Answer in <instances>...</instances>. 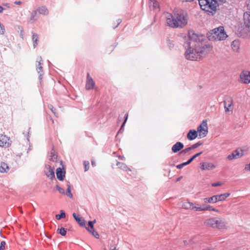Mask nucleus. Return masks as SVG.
I'll return each instance as SVG.
<instances>
[{"mask_svg": "<svg viewBox=\"0 0 250 250\" xmlns=\"http://www.w3.org/2000/svg\"><path fill=\"white\" fill-rule=\"evenodd\" d=\"M119 158L120 159L122 160H123V161H125V157H124V156H120L119 157Z\"/></svg>", "mask_w": 250, "mask_h": 250, "instance_id": "13d9d810", "label": "nucleus"}, {"mask_svg": "<svg viewBox=\"0 0 250 250\" xmlns=\"http://www.w3.org/2000/svg\"><path fill=\"white\" fill-rule=\"evenodd\" d=\"M209 203L214 204L217 202L215 195L212 196L210 197H208Z\"/></svg>", "mask_w": 250, "mask_h": 250, "instance_id": "f704fd0d", "label": "nucleus"}, {"mask_svg": "<svg viewBox=\"0 0 250 250\" xmlns=\"http://www.w3.org/2000/svg\"><path fill=\"white\" fill-rule=\"evenodd\" d=\"M32 41L33 42V46H34V48H35L38 44L39 37H38V34H37L36 33H35L33 32H32Z\"/></svg>", "mask_w": 250, "mask_h": 250, "instance_id": "b1692460", "label": "nucleus"}, {"mask_svg": "<svg viewBox=\"0 0 250 250\" xmlns=\"http://www.w3.org/2000/svg\"><path fill=\"white\" fill-rule=\"evenodd\" d=\"M215 197H216L217 202L218 201H221L225 200L224 195L223 194H221L220 195H215Z\"/></svg>", "mask_w": 250, "mask_h": 250, "instance_id": "c9c22d12", "label": "nucleus"}, {"mask_svg": "<svg viewBox=\"0 0 250 250\" xmlns=\"http://www.w3.org/2000/svg\"><path fill=\"white\" fill-rule=\"evenodd\" d=\"M189 164V163H188V161L186 162H185V163H183L180 165H178L176 166V167L178 169H181L183 167L187 165H188Z\"/></svg>", "mask_w": 250, "mask_h": 250, "instance_id": "ea45409f", "label": "nucleus"}, {"mask_svg": "<svg viewBox=\"0 0 250 250\" xmlns=\"http://www.w3.org/2000/svg\"><path fill=\"white\" fill-rule=\"evenodd\" d=\"M231 47L233 49V50L237 51L239 48L238 42H236V41H233L231 43Z\"/></svg>", "mask_w": 250, "mask_h": 250, "instance_id": "c756f323", "label": "nucleus"}, {"mask_svg": "<svg viewBox=\"0 0 250 250\" xmlns=\"http://www.w3.org/2000/svg\"><path fill=\"white\" fill-rule=\"evenodd\" d=\"M224 107L225 109L226 112L231 111L232 110V100L230 98H229L225 100L224 102Z\"/></svg>", "mask_w": 250, "mask_h": 250, "instance_id": "4468645a", "label": "nucleus"}, {"mask_svg": "<svg viewBox=\"0 0 250 250\" xmlns=\"http://www.w3.org/2000/svg\"><path fill=\"white\" fill-rule=\"evenodd\" d=\"M212 211H215V212H219V210L216 209L215 208H213L212 209Z\"/></svg>", "mask_w": 250, "mask_h": 250, "instance_id": "4d7b16f0", "label": "nucleus"}, {"mask_svg": "<svg viewBox=\"0 0 250 250\" xmlns=\"http://www.w3.org/2000/svg\"><path fill=\"white\" fill-rule=\"evenodd\" d=\"M207 36L208 40L210 41H222L228 37L223 26H219L211 30L208 33Z\"/></svg>", "mask_w": 250, "mask_h": 250, "instance_id": "20e7f679", "label": "nucleus"}, {"mask_svg": "<svg viewBox=\"0 0 250 250\" xmlns=\"http://www.w3.org/2000/svg\"><path fill=\"white\" fill-rule=\"evenodd\" d=\"M182 208L186 209H195L197 211V208L199 207V205L195 206L191 202H185L182 204Z\"/></svg>", "mask_w": 250, "mask_h": 250, "instance_id": "2eb2a0df", "label": "nucleus"}, {"mask_svg": "<svg viewBox=\"0 0 250 250\" xmlns=\"http://www.w3.org/2000/svg\"><path fill=\"white\" fill-rule=\"evenodd\" d=\"M117 166L119 168L124 170V171H131V169L124 163L121 162H117Z\"/></svg>", "mask_w": 250, "mask_h": 250, "instance_id": "4be33fe9", "label": "nucleus"}, {"mask_svg": "<svg viewBox=\"0 0 250 250\" xmlns=\"http://www.w3.org/2000/svg\"><path fill=\"white\" fill-rule=\"evenodd\" d=\"M16 3L18 4H20L21 3V1L16 2Z\"/></svg>", "mask_w": 250, "mask_h": 250, "instance_id": "0e129e2a", "label": "nucleus"}, {"mask_svg": "<svg viewBox=\"0 0 250 250\" xmlns=\"http://www.w3.org/2000/svg\"><path fill=\"white\" fill-rule=\"evenodd\" d=\"M121 22V20L120 19H118V20H117V25L114 27V28H116V27H117L118 26V25H119Z\"/></svg>", "mask_w": 250, "mask_h": 250, "instance_id": "6e6d98bb", "label": "nucleus"}, {"mask_svg": "<svg viewBox=\"0 0 250 250\" xmlns=\"http://www.w3.org/2000/svg\"><path fill=\"white\" fill-rule=\"evenodd\" d=\"M191 150H192V149L191 148V146H190L189 147L186 148L185 149L183 150L181 152V153H187L189 151H190Z\"/></svg>", "mask_w": 250, "mask_h": 250, "instance_id": "de8ad7c7", "label": "nucleus"}, {"mask_svg": "<svg viewBox=\"0 0 250 250\" xmlns=\"http://www.w3.org/2000/svg\"><path fill=\"white\" fill-rule=\"evenodd\" d=\"M183 147L184 145L182 143L178 142L172 146L171 149L174 153H176Z\"/></svg>", "mask_w": 250, "mask_h": 250, "instance_id": "dca6fc26", "label": "nucleus"}, {"mask_svg": "<svg viewBox=\"0 0 250 250\" xmlns=\"http://www.w3.org/2000/svg\"><path fill=\"white\" fill-rule=\"evenodd\" d=\"M200 138H204L208 134V126L206 121H203L201 125L197 127V131Z\"/></svg>", "mask_w": 250, "mask_h": 250, "instance_id": "423d86ee", "label": "nucleus"}, {"mask_svg": "<svg viewBox=\"0 0 250 250\" xmlns=\"http://www.w3.org/2000/svg\"><path fill=\"white\" fill-rule=\"evenodd\" d=\"M198 136L197 131L195 130H190L187 134V138L189 140H193L195 139Z\"/></svg>", "mask_w": 250, "mask_h": 250, "instance_id": "a211bd4d", "label": "nucleus"}, {"mask_svg": "<svg viewBox=\"0 0 250 250\" xmlns=\"http://www.w3.org/2000/svg\"><path fill=\"white\" fill-rule=\"evenodd\" d=\"M208 200V198H205L203 199L202 200L204 202V203L208 204V203H209V201Z\"/></svg>", "mask_w": 250, "mask_h": 250, "instance_id": "603ef678", "label": "nucleus"}, {"mask_svg": "<svg viewBox=\"0 0 250 250\" xmlns=\"http://www.w3.org/2000/svg\"><path fill=\"white\" fill-rule=\"evenodd\" d=\"M165 18L167 25L173 28H183L188 21V13L183 10L174 11L172 14L167 13Z\"/></svg>", "mask_w": 250, "mask_h": 250, "instance_id": "f03ea898", "label": "nucleus"}, {"mask_svg": "<svg viewBox=\"0 0 250 250\" xmlns=\"http://www.w3.org/2000/svg\"><path fill=\"white\" fill-rule=\"evenodd\" d=\"M244 24L246 27L250 28V13L245 12L244 14Z\"/></svg>", "mask_w": 250, "mask_h": 250, "instance_id": "f3484780", "label": "nucleus"}, {"mask_svg": "<svg viewBox=\"0 0 250 250\" xmlns=\"http://www.w3.org/2000/svg\"><path fill=\"white\" fill-rule=\"evenodd\" d=\"M66 194L69 198H73V194L71 192V187L69 185H67V186Z\"/></svg>", "mask_w": 250, "mask_h": 250, "instance_id": "7c9ffc66", "label": "nucleus"}, {"mask_svg": "<svg viewBox=\"0 0 250 250\" xmlns=\"http://www.w3.org/2000/svg\"><path fill=\"white\" fill-rule=\"evenodd\" d=\"M5 32L4 26L0 22V34L3 35Z\"/></svg>", "mask_w": 250, "mask_h": 250, "instance_id": "79ce46f5", "label": "nucleus"}, {"mask_svg": "<svg viewBox=\"0 0 250 250\" xmlns=\"http://www.w3.org/2000/svg\"><path fill=\"white\" fill-rule=\"evenodd\" d=\"M50 160L53 162H55L57 160V155L53 152H51L50 153Z\"/></svg>", "mask_w": 250, "mask_h": 250, "instance_id": "4c0bfd02", "label": "nucleus"}, {"mask_svg": "<svg viewBox=\"0 0 250 250\" xmlns=\"http://www.w3.org/2000/svg\"><path fill=\"white\" fill-rule=\"evenodd\" d=\"M204 225L213 229H227L226 223L225 219L220 217H211L206 219Z\"/></svg>", "mask_w": 250, "mask_h": 250, "instance_id": "7ed1b4c3", "label": "nucleus"}, {"mask_svg": "<svg viewBox=\"0 0 250 250\" xmlns=\"http://www.w3.org/2000/svg\"><path fill=\"white\" fill-rule=\"evenodd\" d=\"M73 216L80 226H83L85 225V221L84 219L78 216L75 213H73Z\"/></svg>", "mask_w": 250, "mask_h": 250, "instance_id": "412c9836", "label": "nucleus"}, {"mask_svg": "<svg viewBox=\"0 0 250 250\" xmlns=\"http://www.w3.org/2000/svg\"><path fill=\"white\" fill-rule=\"evenodd\" d=\"M128 116V114L126 113L125 114V121H124V123H123V124H122V126H121L119 131H118V133H119L120 132H121L122 130H124V125H125V123H126V121L127 120Z\"/></svg>", "mask_w": 250, "mask_h": 250, "instance_id": "72a5a7b5", "label": "nucleus"}, {"mask_svg": "<svg viewBox=\"0 0 250 250\" xmlns=\"http://www.w3.org/2000/svg\"><path fill=\"white\" fill-rule=\"evenodd\" d=\"M48 108L52 111V112L55 114L56 115V112L55 111V109L54 108V107L52 105H48Z\"/></svg>", "mask_w": 250, "mask_h": 250, "instance_id": "09e8293b", "label": "nucleus"}, {"mask_svg": "<svg viewBox=\"0 0 250 250\" xmlns=\"http://www.w3.org/2000/svg\"><path fill=\"white\" fill-rule=\"evenodd\" d=\"M5 245L6 243L5 241H1L0 245V250H4Z\"/></svg>", "mask_w": 250, "mask_h": 250, "instance_id": "a18cd8bd", "label": "nucleus"}, {"mask_svg": "<svg viewBox=\"0 0 250 250\" xmlns=\"http://www.w3.org/2000/svg\"><path fill=\"white\" fill-rule=\"evenodd\" d=\"M200 37L193 30L188 32V39L184 44L185 57L187 60L194 61L200 59L202 55L208 53L207 46H203Z\"/></svg>", "mask_w": 250, "mask_h": 250, "instance_id": "f257e3e1", "label": "nucleus"}, {"mask_svg": "<svg viewBox=\"0 0 250 250\" xmlns=\"http://www.w3.org/2000/svg\"><path fill=\"white\" fill-rule=\"evenodd\" d=\"M180 179H181V177H180V178H178V179H177V181H179L180 180Z\"/></svg>", "mask_w": 250, "mask_h": 250, "instance_id": "69168bd1", "label": "nucleus"}, {"mask_svg": "<svg viewBox=\"0 0 250 250\" xmlns=\"http://www.w3.org/2000/svg\"><path fill=\"white\" fill-rule=\"evenodd\" d=\"M57 232L62 236H65L66 233V231L64 228H61L57 229Z\"/></svg>", "mask_w": 250, "mask_h": 250, "instance_id": "2f4dec72", "label": "nucleus"}, {"mask_svg": "<svg viewBox=\"0 0 250 250\" xmlns=\"http://www.w3.org/2000/svg\"><path fill=\"white\" fill-rule=\"evenodd\" d=\"M9 170V167L7 164L2 162L0 166V172L1 173L7 172Z\"/></svg>", "mask_w": 250, "mask_h": 250, "instance_id": "5701e85b", "label": "nucleus"}, {"mask_svg": "<svg viewBox=\"0 0 250 250\" xmlns=\"http://www.w3.org/2000/svg\"><path fill=\"white\" fill-rule=\"evenodd\" d=\"M36 11H37V12H39V13L44 15H46L48 13L47 9L44 6L39 7Z\"/></svg>", "mask_w": 250, "mask_h": 250, "instance_id": "393cba45", "label": "nucleus"}, {"mask_svg": "<svg viewBox=\"0 0 250 250\" xmlns=\"http://www.w3.org/2000/svg\"><path fill=\"white\" fill-rule=\"evenodd\" d=\"M56 188L58 190V191H59V192L60 193H61L62 194H65V191H64V189H63L62 188H61L59 186H58V185L56 186Z\"/></svg>", "mask_w": 250, "mask_h": 250, "instance_id": "c03bdc74", "label": "nucleus"}, {"mask_svg": "<svg viewBox=\"0 0 250 250\" xmlns=\"http://www.w3.org/2000/svg\"><path fill=\"white\" fill-rule=\"evenodd\" d=\"M83 165L84 167V171H87L89 168V162L87 161H84Z\"/></svg>", "mask_w": 250, "mask_h": 250, "instance_id": "e433bc0d", "label": "nucleus"}, {"mask_svg": "<svg viewBox=\"0 0 250 250\" xmlns=\"http://www.w3.org/2000/svg\"><path fill=\"white\" fill-rule=\"evenodd\" d=\"M223 194L224 195V197L225 199L226 198H227V197H228L229 196V195H230V193H224Z\"/></svg>", "mask_w": 250, "mask_h": 250, "instance_id": "5fc2aeb1", "label": "nucleus"}, {"mask_svg": "<svg viewBox=\"0 0 250 250\" xmlns=\"http://www.w3.org/2000/svg\"><path fill=\"white\" fill-rule=\"evenodd\" d=\"M215 2L216 8L217 9V7L220 5H223V4L226 2V0H214Z\"/></svg>", "mask_w": 250, "mask_h": 250, "instance_id": "cd10ccee", "label": "nucleus"}, {"mask_svg": "<svg viewBox=\"0 0 250 250\" xmlns=\"http://www.w3.org/2000/svg\"><path fill=\"white\" fill-rule=\"evenodd\" d=\"M44 172L47 177L51 179L55 177L54 169L49 165H46Z\"/></svg>", "mask_w": 250, "mask_h": 250, "instance_id": "f8f14e48", "label": "nucleus"}, {"mask_svg": "<svg viewBox=\"0 0 250 250\" xmlns=\"http://www.w3.org/2000/svg\"><path fill=\"white\" fill-rule=\"evenodd\" d=\"M104 250H106L105 249Z\"/></svg>", "mask_w": 250, "mask_h": 250, "instance_id": "774afa93", "label": "nucleus"}, {"mask_svg": "<svg viewBox=\"0 0 250 250\" xmlns=\"http://www.w3.org/2000/svg\"><path fill=\"white\" fill-rule=\"evenodd\" d=\"M88 231L91 232L94 237H95L96 238H98L99 234L98 233V232L95 231L94 229L93 230L88 229Z\"/></svg>", "mask_w": 250, "mask_h": 250, "instance_id": "a19ab883", "label": "nucleus"}, {"mask_svg": "<svg viewBox=\"0 0 250 250\" xmlns=\"http://www.w3.org/2000/svg\"><path fill=\"white\" fill-rule=\"evenodd\" d=\"M65 217V212L62 210H61V213L60 214H57L56 215V218L57 220H60L62 218H64Z\"/></svg>", "mask_w": 250, "mask_h": 250, "instance_id": "c85d7f7f", "label": "nucleus"}, {"mask_svg": "<svg viewBox=\"0 0 250 250\" xmlns=\"http://www.w3.org/2000/svg\"><path fill=\"white\" fill-rule=\"evenodd\" d=\"M11 143L10 138L3 134L0 135V146L8 147Z\"/></svg>", "mask_w": 250, "mask_h": 250, "instance_id": "1a4fd4ad", "label": "nucleus"}, {"mask_svg": "<svg viewBox=\"0 0 250 250\" xmlns=\"http://www.w3.org/2000/svg\"><path fill=\"white\" fill-rule=\"evenodd\" d=\"M202 153H203L202 151H201V152L195 154L194 155H193L190 159H189L188 161V163H189V164L191 163L193 161L194 159H195L196 158H197V157L200 156L201 154H202Z\"/></svg>", "mask_w": 250, "mask_h": 250, "instance_id": "473e14b6", "label": "nucleus"}, {"mask_svg": "<svg viewBox=\"0 0 250 250\" xmlns=\"http://www.w3.org/2000/svg\"><path fill=\"white\" fill-rule=\"evenodd\" d=\"M208 206V205H207V204L204 203V204L202 206H199V207H204V206Z\"/></svg>", "mask_w": 250, "mask_h": 250, "instance_id": "680f3d73", "label": "nucleus"}, {"mask_svg": "<svg viewBox=\"0 0 250 250\" xmlns=\"http://www.w3.org/2000/svg\"><path fill=\"white\" fill-rule=\"evenodd\" d=\"M244 155L242 149H237L233 151L231 154H229L227 158L229 160H232L241 157Z\"/></svg>", "mask_w": 250, "mask_h": 250, "instance_id": "6e6552de", "label": "nucleus"}, {"mask_svg": "<svg viewBox=\"0 0 250 250\" xmlns=\"http://www.w3.org/2000/svg\"><path fill=\"white\" fill-rule=\"evenodd\" d=\"M37 14V11H36V10L33 11L31 13L30 20L32 22H34L36 21H37V18H36Z\"/></svg>", "mask_w": 250, "mask_h": 250, "instance_id": "bb28decb", "label": "nucleus"}, {"mask_svg": "<svg viewBox=\"0 0 250 250\" xmlns=\"http://www.w3.org/2000/svg\"><path fill=\"white\" fill-rule=\"evenodd\" d=\"M201 169L202 170H211L215 167V166L211 163L203 162L200 164Z\"/></svg>", "mask_w": 250, "mask_h": 250, "instance_id": "ddd939ff", "label": "nucleus"}, {"mask_svg": "<svg viewBox=\"0 0 250 250\" xmlns=\"http://www.w3.org/2000/svg\"><path fill=\"white\" fill-rule=\"evenodd\" d=\"M95 82L92 77L90 76L89 73H87L86 81L85 84V88L86 90H91L94 88Z\"/></svg>", "mask_w": 250, "mask_h": 250, "instance_id": "9b49d317", "label": "nucleus"}, {"mask_svg": "<svg viewBox=\"0 0 250 250\" xmlns=\"http://www.w3.org/2000/svg\"><path fill=\"white\" fill-rule=\"evenodd\" d=\"M199 4L201 8L211 15L216 12L215 2L214 0H199Z\"/></svg>", "mask_w": 250, "mask_h": 250, "instance_id": "39448f33", "label": "nucleus"}, {"mask_svg": "<svg viewBox=\"0 0 250 250\" xmlns=\"http://www.w3.org/2000/svg\"><path fill=\"white\" fill-rule=\"evenodd\" d=\"M56 175L59 180L62 181L65 176V172H63L60 167L58 168L56 170Z\"/></svg>", "mask_w": 250, "mask_h": 250, "instance_id": "aec40b11", "label": "nucleus"}, {"mask_svg": "<svg viewBox=\"0 0 250 250\" xmlns=\"http://www.w3.org/2000/svg\"><path fill=\"white\" fill-rule=\"evenodd\" d=\"M95 222H96L95 220H94V221H89L88 222V226L90 227V229H89L93 230V229H94L93 225H94V224ZM88 229L87 228V229L88 230Z\"/></svg>", "mask_w": 250, "mask_h": 250, "instance_id": "58836bf2", "label": "nucleus"}, {"mask_svg": "<svg viewBox=\"0 0 250 250\" xmlns=\"http://www.w3.org/2000/svg\"><path fill=\"white\" fill-rule=\"evenodd\" d=\"M222 185V183H221V182H217V183H213L212 184V187H218V186H220Z\"/></svg>", "mask_w": 250, "mask_h": 250, "instance_id": "8fccbe9b", "label": "nucleus"}, {"mask_svg": "<svg viewBox=\"0 0 250 250\" xmlns=\"http://www.w3.org/2000/svg\"><path fill=\"white\" fill-rule=\"evenodd\" d=\"M240 82L244 84L250 83V71H243L240 74Z\"/></svg>", "mask_w": 250, "mask_h": 250, "instance_id": "0eeeda50", "label": "nucleus"}, {"mask_svg": "<svg viewBox=\"0 0 250 250\" xmlns=\"http://www.w3.org/2000/svg\"><path fill=\"white\" fill-rule=\"evenodd\" d=\"M110 250H117L116 249V247H114V248H112L111 247V248H110Z\"/></svg>", "mask_w": 250, "mask_h": 250, "instance_id": "052dcab7", "label": "nucleus"}, {"mask_svg": "<svg viewBox=\"0 0 250 250\" xmlns=\"http://www.w3.org/2000/svg\"><path fill=\"white\" fill-rule=\"evenodd\" d=\"M149 8L151 10H154L159 8V4L155 0H149Z\"/></svg>", "mask_w": 250, "mask_h": 250, "instance_id": "6ab92c4d", "label": "nucleus"}, {"mask_svg": "<svg viewBox=\"0 0 250 250\" xmlns=\"http://www.w3.org/2000/svg\"><path fill=\"white\" fill-rule=\"evenodd\" d=\"M202 144V143L199 142L193 145L192 146H191V148L192 149H195V148L198 147V146H200Z\"/></svg>", "mask_w": 250, "mask_h": 250, "instance_id": "37998d69", "label": "nucleus"}, {"mask_svg": "<svg viewBox=\"0 0 250 250\" xmlns=\"http://www.w3.org/2000/svg\"><path fill=\"white\" fill-rule=\"evenodd\" d=\"M191 243L190 241H188L187 240H184L183 241V243L184 244V246H188L189 245V244Z\"/></svg>", "mask_w": 250, "mask_h": 250, "instance_id": "3c124183", "label": "nucleus"}, {"mask_svg": "<svg viewBox=\"0 0 250 250\" xmlns=\"http://www.w3.org/2000/svg\"><path fill=\"white\" fill-rule=\"evenodd\" d=\"M213 208V207L210 206V205H208L204 207H199L197 208V211H207V210H211Z\"/></svg>", "mask_w": 250, "mask_h": 250, "instance_id": "a878e982", "label": "nucleus"}, {"mask_svg": "<svg viewBox=\"0 0 250 250\" xmlns=\"http://www.w3.org/2000/svg\"><path fill=\"white\" fill-rule=\"evenodd\" d=\"M91 165H92V167H94L96 166V162L95 161V160L94 159L91 160Z\"/></svg>", "mask_w": 250, "mask_h": 250, "instance_id": "864d4df0", "label": "nucleus"}, {"mask_svg": "<svg viewBox=\"0 0 250 250\" xmlns=\"http://www.w3.org/2000/svg\"><path fill=\"white\" fill-rule=\"evenodd\" d=\"M234 250H241L240 249H235Z\"/></svg>", "mask_w": 250, "mask_h": 250, "instance_id": "338daca9", "label": "nucleus"}, {"mask_svg": "<svg viewBox=\"0 0 250 250\" xmlns=\"http://www.w3.org/2000/svg\"><path fill=\"white\" fill-rule=\"evenodd\" d=\"M183 0L185 1H192L193 0Z\"/></svg>", "mask_w": 250, "mask_h": 250, "instance_id": "e2e57ef3", "label": "nucleus"}, {"mask_svg": "<svg viewBox=\"0 0 250 250\" xmlns=\"http://www.w3.org/2000/svg\"><path fill=\"white\" fill-rule=\"evenodd\" d=\"M42 59L41 57H38L36 61V70L39 74V79L40 80L42 79V76L43 75V69L42 67Z\"/></svg>", "mask_w": 250, "mask_h": 250, "instance_id": "9d476101", "label": "nucleus"}, {"mask_svg": "<svg viewBox=\"0 0 250 250\" xmlns=\"http://www.w3.org/2000/svg\"><path fill=\"white\" fill-rule=\"evenodd\" d=\"M3 10V8L2 6H0V13H2Z\"/></svg>", "mask_w": 250, "mask_h": 250, "instance_id": "bf43d9fd", "label": "nucleus"}, {"mask_svg": "<svg viewBox=\"0 0 250 250\" xmlns=\"http://www.w3.org/2000/svg\"><path fill=\"white\" fill-rule=\"evenodd\" d=\"M167 42L168 45L170 48L173 47L174 44H173V41H170V40H168L167 41Z\"/></svg>", "mask_w": 250, "mask_h": 250, "instance_id": "49530a36", "label": "nucleus"}]
</instances>
